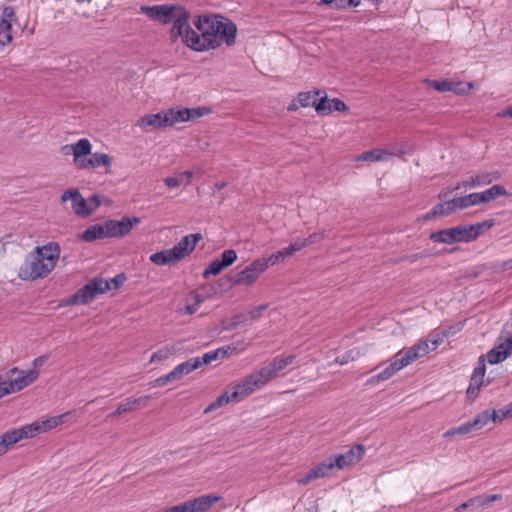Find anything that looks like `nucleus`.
I'll use <instances>...</instances> for the list:
<instances>
[{
    "instance_id": "680f3d73",
    "label": "nucleus",
    "mask_w": 512,
    "mask_h": 512,
    "mask_svg": "<svg viewBox=\"0 0 512 512\" xmlns=\"http://www.w3.org/2000/svg\"><path fill=\"white\" fill-rule=\"evenodd\" d=\"M503 416L512 417V401L503 407Z\"/></svg>"
},
{
    "instance_id": "5fc2aeb1",
    "label": "nucleus",
    "mask_w": 512,
    "mask_h": 512,
    "mask_svg": "<svg viewBox=\"0 0 512 512\" xmlns=\"http://www.w3.org/2000/svg\"><path fill=\"white\" fill-rule=\"evenodd\" d=\"M179 179H181L182 185H189L193 178V172L192 171H184L178 174Z\"/></svg>"
},
{
    "instance_id": "774afa93",
    "label": "nucleus",
    "mask_w": 512,
    "mask_h": 512,
    "mask_svg": "<svg viewBox=\"0 0 512 512\" xmlns=\"http://www.w3.org/2000/svg\"><path fill=\"white\" fill-rule=\"evenodd\" d=\"M140 220L139 218L137 217H130V230L136 226L137 224H139Z\"/></svg>"
},
{
    "instance_id": "7ed1b4c3",
    "label": "nucleus",
    "mask_w": 512,
    "mask_h": 512,
    "mask_svg": "<svg viewBox=\"0 0 512 512\" xmlns=\"http://www.w3.org/2000/svg\"><path fill=\"white\" fill-rule=\"evenodd\" d=\"M142 10L145 14L155 21L163 24L173 23L171 29V38L176 41L178 37L182 42H185V34L188 33L190 25L188 20L190 13L184 7L179 5H154L143 7Z\"/></svg>"
},
{
    "instance_id": "9d476101",
    "label": "nucleus",
    "mask_w": 512,
    "mask_h": 512,
    "mask_svg": "<svg viewBox=\"0 0 512 512\" xmlns=\"http://www.w3.org/2000/svg\"><path fill=\"white\" fill-rule=\"evenodd\" d=\"M126 280L124 274L111 279L95 277L90 279L82 288L66 300V305L88 304L106 291L116 290Z\"/></svg>"
},
{
    "instance_id": "a18cd8bd",
    "label": "nucleus",
    "mask_w": 512,
    "mask_h": 512,
    "mask_svg": "<svg viewBox=\"0 0 512 512\" xmlns=\"http://www.w3.org/2000/svg\"><path fill=\"white\" fill-rule=\"evenodd\" d=\"M454 87H455V89L452 90L453 92L458 93V94H465L470 89L474 88V83L473 82H466V83L458 82V83H454Z\"/></svg>"
},
{
    "instance_id": "bf43d9fd",
    "label": "nucleus",
    "mask_w": 512,
    "mask_h": 512,
    "mask_svg": "<svg viewBox=\"0 0 512 512\" xmlns=\"http://www.w3.org/2000/svg\"><path fill=\"white\" fill-rule=\"evenodd\" d=\"M167 355H168V351L159 350L152 355L151 362L166 359Z\"/></svg>"
},
{
    "instance_id": "0e129e2a",
    "label": "nucleus",
    "mask_w": 512,
    "mask_h": 512,
    "mask_svg": "<svg viewBox=\"0 0 512 512\" xmlns=\"http://www.w3.org/2000/svg\"><path fill=\"white\" fill-rule=\"evenodd\" d=\"M501 117H512V105L504 109L501 113H499Z\"/></svg>"
},
{
    "instance_id": "ddd939ff",
    "label": "nucleus",
    "mask_w": 512,
    "mask_h": 512,
    "mask_svg": "<svg viewBox=\"0 0 512 512\" xmlns=\"http://www.w3.org/2000/svg\"><path fill=\"white\" fill-rule=\"evenodd\" d=\"M269 266L270 265L265 257L257 258L243 270L235 274L231 279L232 284L235 286L252 285L259 279L260 275L269 268Z\"/></svg>"
},
{
    "instance_id": "393cba45",
    "label": "nucleus",
    "mask_w": 512,
    "mask_h": 512,
    "mask_svg": "<svg viewBox=\"0 0 512 512\" xmlns=\"http://www.w3.org/2000/svg\"><path fill=\"white\" fill-rule=\"evenodd\" d=\"M478 205L489 203L501 196H509V192L502 185H493L492 187L482 191L476 192Z\"/></svg>"
},
{
    "instance_id": "3c124183",
    "label": "nucleus",
    "mask_w": 512,
    "mask_h": 512,
    "mask_svg": "<svg viewBox=\"0 0 512 512\" xmlns=\"http://www.w3.org/2000/svg\"><path fill=\"white\" fill-rule=\"evenodd\" d=\"M499 349L504 350V353L507 357L512 355V336L505 339L502 343L499 344Z\"/></svg>"
},
{
    "instance_id": "cd10ccee",
    "label": "nucleus",
    "mask_w": 512,
    "mask_h": 512,
    "mask_svg": "<svg viewBox=\"0 0 512 512\" xmlns=\"http://www.w3.org/2000/svg\"><path fill=\"white\" fill-rule=\"evenodd\" d=\"M476 178V185L478 187L491 184L493 181L499 180L502 176L500 171H483L474 175Z\"/></svg>"
},
{
    "instance_id": "2eb2a0df",
    "label": "nucleus",
    "mask_w": 512,
    "mask_h": 512,
    "mask_svg": "<svg viewBox=\"0 0 512 512\" xmlns=\"http://www.w3.org/2000/svg\"><path fill=\"white\" fill-rule=\"evenodd\" d=\"M199 368V362L194 358H191L183 363L178 364L168 374L161 376L155 380V386L162 387L170 382L181 379L184 375H188L192 371Z\"/></svg>"
},
{
    "instance_id": "79ce46f5",
    "label": "nucleus",
    "mask_w": 512,
    "mask_h": 512,
    "mask_svg": "<svg viewBox=\"0 0 512 512\" xmlns=\"http://www.w3.org/2000/svg\"><path fill=\"white\" fill-rule=\"evenodd\" d=\"M433 87L439 92L452 91L455 89L454 83L448 80L434 81Z\"/></svg>"
},
{
    "instance_id": "e2e57ef3",
    "label": "nucleus",
    "mask_w": 512,
    "mask_h": 512,
    "mask_svg": "<svg viewBox=\"0 0 512 512\" xmlns=\"http://www.w3.org/2000/svg\"><path fill=\"white\" fill-rule=\"evenodd\" d=\"M437 216H441V214H440V213H436V212H434V207H433L429 212H427V213L423 216V219H425V220H430V219L435 218V217H437Z\"/></svg>"
},
{
    "instance_id": "aec40b11",
    "label": "nucleus",
    "mask_w": 512,
    "mask_h": 512,
    "mask_svg": "<svg viewBox=\"0 0 512 512\" xmlns=\"http://www.w3.org/2000/svg\"><path fill=\"white\" fill-rule=\"evenodd\" d=\"M401 351H402V357L404 358L405 362L408 365H410L411 363L415 362L416 360L426 356L432 350L430 348V342L424 339V340H419L418 343H416L412 347L408 348L407 350H401Z\"/></svg>"
},
{
    "instance_id": "f03ea898",
    "label": "nucleus",
    "mask_w": 512,
    "mask_h": 512,
    "mask_svg": "<svg viewBox=\"0 0 512 512\" xmlns=\"http://www.w3.org/2000/svg\"><path fill=\"white\" fill-rule=\"evenodd\" d=\"M57 244L49 243L36 247L24 259L18 271V277L24 281H34L46 277L55 267L59 258Z\"/></svg>"
},
{
    "instance_id": "f257e3e1",
    "label": "nucleus",
    "mask_w": 512,
    "mask_h": 512,
    "mask_svg": "<svg viewBox=\"0 0 512 512\" xmlns=\"http://www.w3.org/2000/svg\"><path fill=\"white\" fill-rule=\"evenodd\" d=\"M193 24L198 31L189 27L184 44L195 51L216 49L223 43L228 46L235 43L237 27L224 16L199 15L193 20Z\"/></svg>"
},
{
    "instance_id": "13d9d810",
    "label": "nucleus",
    "mask_w": 512,
    "mask_h": 512,
    "mask_svg": "<svg viewBox=\"0 0 512 512\" xmlns=\"http://www.w3.org/2000/svg\"><path fill=\"white\" fill-rule=\"evenodd\" d=\"M352 6V0H336L332 6L334 9H346Z\"/></svg>"
},
{
    "instance_id": "de8ad7c7",
    "label": "nucleus",
    "mask_w": 512,
    "mask_h": 512,
    "mask_svg": "<svg viewBox=\"0 0 512 512\" xmlns=\"http://www.w3.org/2000/svg\"><path fill=\"white\" fill-rule=\"evenodd\" d=\"M326 237L325 231L315 232L309 235L308 238H304L307 246L318 243Z\"/></svg>"
},
{
    "instance_id": "9b49d317",
    "label": "nucleus",
    "mask_w": 512,
    "mask_h": 512,
    "mask_svg": "<svg viewBox=\"0 0 512 512\" xmlns=\"http://www.w3.org/2000/svg\"><path fill=\"white\" fill-rule=\"evenodd\" d=\"M39 377V371L35 369L21 370L18 367L9 369L5 376L0 377V399L23 390L30 386Z\"/></svg>"
},
{
    "instance_id": "72a5a7b5",
    "label": "nucleus",
    "mask_w": 512,
    "mask_h": 512,
    "mask_svg": "<svg viewBox=\"0 0 512 512\" xmlns=\"http://www.w3.org/2000/svg\"><path fill=\"white\" fill-rule=\"evenodd\" d=\"M491 421L490 418V410L482 411L477 414L473 420L469 421L473 431L482 429L485 425H487Z\"/></svg>"
},
{
    "instance_id": "69168bd1",
    "label": "nucleus",
    "mask_w": 512,
    "mask_h": 512,
    "mask_svg": "<svg viewBox=\"0 0 512 512\" xmlns=\"http://www.w3.org/2000/svg\"><path fill=\"white\" fill-rule=\"evenodd\" d=\"M127 410H128V406H127V404H121V405L118 407V409H117L115 412H113V413H112V415H113V416H115V415H119V414H121V413H123V412H126Z\"/></svg>"
},
{
    "instance_id": "a878e982",
    "label": "nucleus",
    "mask_w": 512,
    "mask_h": 512,
    "mask_svg": "<svg viewBox=\"0 0 512 512\" xmlns=\"http://www.w3.org/2000/svg\"><path fill=\"white\" fill-rule=\"evenodd\" d=\"M105 237H116L125 235L128 232V217L124 216L121 221L110 220L103 224Z\"/></svg>"
},
{
    "instance_id": "423d86ee",
    "label": "nucleus",
    "mask_w": 512,
    "mask_h": 512,
    "mask_svg": "<svg viewBox=\"0 0 512 512\" xmlns=\"http://www.w3.org/2000/svg\"><path fill=\"white\" fill-rule=\"evenodd\" d=\"M268 382L270 381L261 368L258 372L248 375L240 383L235 385L232 392L226 391L218 396L215 401L205 408L204 413L212 412L230 402L242 401L255 391L264 387Z\"/></svg>"
},
{
    "instance_id": "338daca9",
    "label": "nucleus",
    "mask_w": 512,
    "mask_h": 512,
    "mask_svg": "<svg viewBox=\"0 0 512 512\" xmlns=\"http://www.w3.org/2000/svg\"><path fill=\"white\" fill-rule=\"evenodd\" d=\"M226 185H227L226 182H222V181L221 182H217V183L214 184L213 189H214V191L219 192L222 189H224L226 187Z\"/></svg>"
},
{
    "instance_id": "f704fd0d",
    "label": "nucleus",
    "mask_w": 512,
    "mask_h": 512,
    "mask_svg": "<svg viewBox=\"0 0 512 512\" xmlns=\"http://www.w3.org/2000/svg\"><path fill=\"white\" fill-rule=\"evenodd\" d=\"M507 358L508 357L504 353V350L499 349V345H497L496 347L488 351L485 360H487L489 364L494 365L504 361Z\"/></svg>"
},
{
    "instance_id": "4be33fe9",
    "label": "nucleus",
    "mask_w": 512,
    "mask_h": 512,
    "mask_svg": "<svg viewBox=\"0 0 512 512\" xmlns=\"http://www.w3.org/2000/svg\"><path fill=\"white\" fill-rule=\"evenodd\" d=\"M69 147L72 149L74 164L80 169H85L84 161L86 158H84V156L91 154L90 141L83 138L77 143L69 144Z\"/></svg>"
},
{
    "instance_id": "58836bf2",
    "label": "nucleus",
    "mask_w": 512,
    "mask_h": 512,
    "mask_svg": "<svg viewBox=\"0 0 512 512\" xmlns=\"http://www.w3.org/2000/svg\"><path fill=\"white\" fill-rule=\"evenodd\" d=\"M219 260L225 268H227L237 260V253L233 249H227L221 254V258Z\"/></svg>"
},
{
    "instance_id": "dca6fc26",
    "label": "nucleus",
    "mask_w": 512,
    "mask_h": 512,
    "mask_svg": "<svg viewBox=\"0 0 512 512\" xmlns=\"http://www.w3.org/2000/svg\"><path fill=\"white\" fill-rule=\"evenodd\" d=\"M405 151L398 146H392L389 148H376L370 151L362 153L356 158L357 161H387L391 157L403 155Z\"/></svg>"
},
{
    "instance_id": "603ef678",
    "label": "nucleus",
    "mask_w": 512,
    "mask_h": 512,
    "mask_svg": "<svg viewBox=\"0 0 512 512\" xmlns=\"http://www.w3.org/2000/svg\"><path fill=\"white\" fill-rule=\"evenodd\" d=\"M181 181L182 180L179 179L178 175L174 177H167L164 179L165 185L170 189H174L182 185Z\"/></svg>"
},
{
    "instance_id": "6ab92c4d",
    "label": "nucleus",
    "mask_w": 512,
    "mask_h": 512,
    "mask_svg": "<svg viewBox=\"0 0 512 512\" xmlns=\"http://www.w3.org/2000/svg\"><path fill=\"white\" fill-rule=\"evenodd\" d=\"M486 360L485 356L481 355L478 358L477 366L475 367L473 374L471 376L470 384L467 389V394L470 398H475L478 396L480 387L483 385L484 376L486 373Z\"/></svg>"
},
{
    "instance_id": "473e14b6",
    "label": "nucleus",
    "mask_w": 512,
    "mask_h": 512,
    "mask_svg": "<svg viewBox=\"0 0 512 512\" xmlns=\"http://www.w3.org/2000/svg\"><path fill=\"white\" fill-rule=\"evenodd\" d=\"M473 431L469 421L465 422L457 427L448 429L444 434V438H451L455 436H465Z\"/></svg>"
},
{
    "instance_id": "4468645a",
    "label": "nucleus",
    "mask_w": 512,
    "mask_h": 512,
    "mask_svg": "<svg viewBox=\"0 0 512 512\" xmlns=\"http://www.w3.org/2000/svg\"><path fill=\"white\" fill-rule=\"evenodd\" d=\"M364 453V446L361 444H357L352 446L345 453L336 455L333 458L331 457L330 460L334 468L343 470L358 464L362 460Z\"/></svg>"
},
{
    "instance_id": "f8f14e48",
    "label": "nucleus",
    "mask_w": 512,
    "mask_h": 512,
    "mask_svg": "<svg viewBox=\"0 0 512 512\" xmlns=\"http://www.w3.org/2000/svg\"><path fill=\"white\" fill-rule=\"evenodd\" d=\"M71 201L72 209L77 216L88 217L101 205L100 196L94 194L85 199L78 189H68L61 195V201Z\"/></svg>"
},
{
    "instance_id": "c85d7f7f",
    "label": "nucleus",
    "mask_w": 512,
    "mask_h": 512,
    "mask_svg": "<svg viewBox=\"0 0 512 512\" xmlns=\"http://www.w3.org/2000/svg\"><path fill=\"white\" fill-rule=\"evenodd\" d=\"M85 168H97L110 165V158L103 153H94L84 161Z\"/></svg>"
},
{
    "instance_id": "c9c22d12",
    "label": "nucleus",
    "mask_w": 512,
    "mask_h": 512,
    "mask_svg": "<svg viewBox=\"0 0 512 512\" xmlns=\"http://www.w3.org/2000/svg\"><path fill=\"white\" fill-rule=\"evenodd\" d=\"M223 269H225V266L221 261L219 259H214L203 272V277L208 279L211 275H218Z\"/></svg>"
},
{
    "instance_id": "a211bd4d",
    "label": "nucleus",
    "mask_w": 512,
    "mask_h": 512,
    "mask_svg": "<svg viewBox=\"0 0 512 512\" xmlns=\"http://www.w3.org/2000/svg\"><path fill=\"white\" fill-rule=\"evenodd\" d=\"M407 366L408 364L402 357V351H399L394 355L393 360L390 362V364L386 368H384L380 373L370 378L369 382L378 383L381 381H386L393 377L398 371Z\"/></svg>"
},
{
    "instance_id": "09e8293b",
    "label": "nucleus",
    "mask_w": 512,
    "mask_h": 512,
    "mask_svg": "<svg viewBox=\"0 0 512 512\" xmlns=\"http://www.w3.org/2000/svg\"><path fill=\"white\" fill-rule=\"evenodd\" d=\"M448 336V333H437L433 336L432 339H426L430 342V348L434 351L444 340V337Z\"/></svg>"
},
{
    "instance_id": "ea45409f",
    "label": "nucleus",
    "mask_w": 512,
    "mask_h": 512,
    "mask_svg": "<svg viewBox=\"0 0 512 512\" xmlns=\"http://www.w3.org/2000/svg\"><path fill=\"white\" fill-rule=\"evenodd\" d=\"M479 499V507H488L492 502L498 501L502 499V495L500 494H492V495H477Z\"/></svg>"
},
{
    "instance_id": "052dcab7",
    "label": "nucleus",
    "mask_w": 512,
    "mask_h": 512,
    "mask_svg": "<svg viewBox=\"0 0 512 512\" xmlns=\"http://www.w3.org/2000/svg\"><path fill=\"white\" fill-rule=\"evenodd\" d=\"M47 359V356H39L33 360V369L37 370V368L41 367Z\"/></svg>"
},
{
    "instance_id": "c03bdc74",
    "label": "nucleus",
    "mask_w": 512,
    "mask_h": 512,
    "mask_svg": "<svg viewBox=\"0 0 512 512\" xmlns=\"http://www.w3.org/2000/svg\"><path fill=\"white\" fill-rule=\"evenodd\" d=\"M236 349H237V347L234 344H231V345H228V346H224V347H220V348L216 349V352H217V355H218V359H224V358L228 357L234 351H236Z\"/></svg>"
},
{
    "instance_id": "864d4df0",
    "label": "nucleus",
    "mask_w": 512,
    "mask_h": 512,
    "mask_svg": "<svg viewBox=\"0 0 512 512\" xmlns=\"http://www.w3.org/2000/svg\"><path fill=\"white\" fill-rule=\"evenodd\" d=\"M490 418H491V421H493L495 423H500L507 417L503 416V408H501L500 410H491Z\"/></svg>"
},
{
    "instance_id": "37998d69",
    "label": "nucleus",
    "mask_w": 512,
    "mask_h": 512,
    "mask_svg": "<svg viewBox=\"0 0 512 512\" xmlns=\"http://www.w3.org/2000/svg\"><path fill=\"white\" fill-rule=\"evenodd\" d=\"M478 185H476V178L474 175L470 176L469 178L463 180L462 182L458 183L451 191L459 190L460 188H476Z\"/></svg>"
},
{
    "instance_id": "a19ab883",
    "label": "nucleus",
    "mask_w": 512,
    "mask_h": 512,
    "mask_svg": "<svg viewBox=\"0 0 512 512\" xmlns=\"http://www.w3.org/2000/svg\"><path fill=\"white\" fill-rule=\"evenodd\" d=\"M195 360L199 362V368L203 365L210 364L211 362L218 360V355L216 350L209 351L205 353L202 357H195Z\"/></svg>"
},
{
    "instance_id": "4d7b16f0",
    "label": "nucleus",
    "mask_w": 512,
    "mask_h": 512,
    "mask_svg": "<svg viewBox=\"0 0 512 512\" xmlns=\"http://www.w3.org/2000/svg\"><path fill=\"white\" fill-rule=\"evenodd\" d=\"M351 360H354L352 350L336 358V362L341 365L347 364Z\"/></svg>"
},
{
    "instance_id": "6e6d98bb",
    "label": "nucleus",
    "mask_w": 512,
    "mask_h": 512,
    "mask_svg": "<svg viewBox=\"0 0 512 512\" xmlns=\"http://www.w3.org/2000/svg\"><path fill=\"white\" fill-rule=\"evenodd\" d=\"M291 250H293L294 253L301 251L303 248L307 247V243L304 239H297L296 241L292 242L290 245Z\"/></svg>"
},
{
    "instance_id": "b1692460",
    "label": "nucleus",
    "mask_w": 512,
    "mask_h": 512,
    "mask_svg": "<svg viewBox=\"0 0 512 512\" xmlns=\"http://www.w3.org/2000/svg\"><path fill=\"white\" fill-rule=\"evenodd\" d=\"M295 355H289L285 358H275L272 362H270L267 366L263 367L265 375L268 380L271 381L275 377H277L278 373L284 370L287 366L292 364L295 360Z\"/></svg>"
},
{
    "instance_id": "49530a36",
    "label": "nucleus",
    "mask_w": 512,
    "mask_h": 512,
    "mask_svg": "<svg viewBox=\"0 0 512 512\" xmlns=\"http://www.w3.org/2000/svg\"><path fill=\"white\" fill-rule=\"evenodd\" d=\"M202 302H203V297L200 296L199 294H195V303L191 304V305H186L185 313L189 314V315L196 313Z\"/></svg>"
},
{
    "instance_id": "0eeeda50",
    "label": "nucleus",
    "mask_w": 512,
    "mask_h": 512,
    "mask_svg": "<svg viewBox=\"0 0 512 512\" xmlns=\"http://www.w3.org/2000/svg\"><path fill=\"white\" fill-rule=\"evenodd\" d=\"M494 225V219H489L476 224L459 225L448 229H442L431 233L429 238L435 243H469L476 240L485 230H489Z\"/></svg>"
},
{
    "instance_id": "412c9836",
    "label": "nucleus",
    "mask_w": 512,
    "mask_h": 512,
    "mask_svg": "<svg viewBox=\"0 0 512 512\" xmlns=\"http://www.w3.org/2000/svg\"><path fill=\"white\" fill-rule=\"evenodd\" d=\"M333 469L334 466L329 458L313 467L304 477L298 479L297 482L299 485H307L313 480L327 476Z\"/></svg>"
},
{
    "instance_id": "1a4fd4ad",
    "label": "nucleus",
    "mask_w": 512,
    "mask_h": 512,
    "mask_svg": "<svg viewBox=\"0 0 512 512\" xmlns=\"http://www.w3.org/2000/svg\"><path fill=\"white\" fill-rule=\"evenodd\" d=\"M126 280L124 274L111 279L95 277L90 279L82 288L66 300V305L88 304L106 291L116 290Z\"/></svg>"
},
{
    "instance_id": "8fccbe9b",
    "label": "nucleus",
    "mask_w": 512,
    "mask_h": 512,
    "mask_svg": "<svg viewBox=\"0 0 512 512\" xmlns=\"http://www.w3.org/2000/svg\"><path fill=\"white\" fill-rule=\"evenodd\" d=\"M268 308V305L267 304H263V305H260V306H257L255 308H253L250 312H249V315L251 317L252 320H257L259 319L261 316H262V313Z\"/></svg>"
},
{
    "instance_id": "5701e85b",
    "label": "nucleus",
    "mask_w": 512,
    "mask_h": 512,
    "mask_svg": "<svg viewBox=\"0 0 512 512\" xmlns=\"http://www.w3.org/2000/svg\"><path fill=\"white\" fill-rule=\"evenodd\" d=\"M14 12L10 7L3 10L0 19V49L2 50L6 44L12 40L11 18Z\"/></svg>"
},
{
    "instance_id": "20e7f679",
    "label": "nucleus",
    "mask_w": 512,
    "mask_h": 512,
    "mask_svg": "<svg viewBox=\"0 0 512 512\" xmlns=\"http://www.w3.org/2000/svg\"><path fill=\"white\" fill-rule=\"evenodd\" d=\"M70 413L49 417L42 421H35L5 432L0 437V455H4L9 449L23 439H31L39 434L47 432L64 423Z\"/></svg>"
},
{
    "instance_id": "f3484780",
    "label": "nucleus",
    "mask_w": 512,
    "mask_h": 512,
    "mask_svg": "<svg viewBox=\"0 0 512 512\" xmlns=\"http://www.w3.org/2000/svg\"><path fill=\"white\" fill-rule=\"evenodd\" d=\"M202 238L203 237L200 233L189 234L183 237L173 248H171L172 255L175 257L176 261L182 260L188 256Z\"/></svg>"
},
{
    "instance_id": "39448f33",
    "label": "nucleus",
    "mask_w": 512,
    "mask_h": 512,
    "mask_svg": "<svg viewBox=\"0 0 512 512\" xmlns=\"http://www.w3.org/2000/svg\"><path fill=\"white\" fill-rule=\"evenodd\" d=\"M211 113V109L206 106L193 108L173 107L157 114L146 115L141 119L143 125L152 126L154 128H165L173 126L177 123L195 121L201 117Z\"/></svg>"
},
{
    "instance_id": "bb28decb",
    "label": "nucleus",
    "mask_w": 512,
    "mask_h": 512,
    "mask_svg": "<svg viewBox=\"0 0 512 512\" xmlns=\"http://www.w3.org/2000/svg\"><path fill=\"white\" fill-rule=\"evenodd\" d=\"M103 238H105L103 224L92 225L88 227L81 235V239L86 242H91Z\"/></svg>"
},
{
    "instance_id": "2f4dec72",
    "label": "nucleus",
    "mask_w": 512,
    "mask_h": 512,
    "mask_svg": "<svg viewBox=\"0 0 512 512\" xmlns=\"http://www.w3.org/2000/svg\"><path fill=\"white\" fill-rule=\"evenodd\" d=\"M295 253L291 250L290 246H287L268 257H265L269 265L273 266L279 262L284 261L286 258L293 256Z\"/></svg>"
},
{
    "instance_id": "6e6552de",
    "label": "nucleus",
    "mask_w": 512,
    "mask_h": 512,
    "mask_svg": "<svg viewBox=\"0 0 512 512\" xmlns=\"http://www.w3.org/2000/svg\"><path fill=\"white\" fill-rule=\"evenodd\" d=\"M320 90L300 92L296 99H294L287 107L288 111H296L300 107H314L315 111L321 115L326 116L332 112H343L348 110L346 104L338 99H330L326 95H322Z\"/></svg>"
},
{
    "instance_id": "4c0bfd02",
    "label": "nucleus",
    "mask_w": 512,
    "mask_h": 512,
    "mask_svg": "<svg viewBox=\"0 0 512 512\" xmlns=\"http://www.w3.org/2000/svg\"><path fill=\"white\" fill-rule=\"evenodd\" d=\"M456 200L460 210L478 205L476 192L468 194L466 196L456 197Z\"/></svg>"
},
{
    "instance_id": "7c9ffc66",
    "label": "nucleus",
    "mask_w": 512,
    "mask_h": 512,
    "mask_svg": "<svg viewBox=\"0 0 512 512\" xmlns=\"http://www.w3.org/2000/svg\"><path fill=\"white\" fill-rule=\"evenodd\" d=\"M460 210L456 198L442 202L434 206V212L440 213L441 216H448Z\"/></svg>"
},
{
    "instance_id": "c756f323",
    "label": "nucleus",
    "mask_w": 512,
    "mask_h": 512,
    "mask_svg": "<svg viewBox=\"0 0 512 512\" xmlns=\"http://www.w3.org/2000/svg\"><path fill=\"white\" fill-rule=\"evenodd\" d=\"M150 260L160 266L168 265L177 262L175 257L172 255L171 249L162 250L156 252L150 256Z\"/></svg>"
},
{
    "instance_id": "e433bc0d",
    "label": "nucleus",
    "mask_w": 512,
    "mask_h": 512,
    "mask_svg": "<svg viewBox=\"0 0 512 512\" xmlns=\"http://www.w3.org/2000/svg\"><path fill=\"white\" fill-rule=\"evenodd\" d=\"M479 507V499L477 496L469 498L467 501L455 507V512H464L465 510L476 511Z\"/></svg>"
}]
</instances>
